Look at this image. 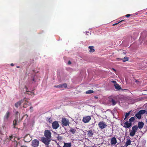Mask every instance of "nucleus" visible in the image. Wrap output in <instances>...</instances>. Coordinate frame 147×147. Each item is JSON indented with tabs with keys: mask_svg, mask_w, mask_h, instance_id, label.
Returning <instances> with one entry per match:
<instances>
[{
	"mask_svg": "<svg viewBox=\"0 0 147 147\" xmlns=\"http://www.w3.org/2000/svg\"><path fill=\"white\" fill-rule=\"evenodd\" d=\"M146 122H147V121H146Z\"/></svg>",
	"mask_w": 147,
	"mask_h": 147,
	"instance_id": "51",
	"label": "nucleus"
},
{
	"mask_svg": "<svg viewBox=\"0 0 147 147\" xmlns=\"http://www.w3.org/2000/svg\"><path fill=\"white\" fill-rule=\"evenodd\" d=\"M113 70H114L115 71H115V69H114V68H113Z\"/></svg>",
	"mask_w": 147,
	"mask_h": 147,
	"instance_id": "44",
	"label": "nucleus"
},
{
	"mask_svg": "<svg viewBox=\"0 0 147 147\" xmlns=\"http://www.w3.org/2000/svg\"><path fill=\"white\" fill-rule=\"evenodd\" d=\"M135 82L136 83L138 84H140L141 83V82L140 81L138 80H135Z\"/></svg>",
	"mask_w": 147,
	"mask_h": 147,
	"instance_id": "35",
	"label": "nucleus"
},
{
	"mask_svg": "<svg viewBox=\"0 0 147 147\" xmlns=\"http://www.w3.org/2000/svg\"><path fill=\"white\" fill-rule=\"evenodd\" d=\"M61 84L62 86V88H66L67 86V85L66 83H64Z\"/></svg>",
	"mask_w": 147,
	"mask_h": 147,
	"instance_id": "32",
	"label": "nucleus"
},
{
	"mask_svg": "<svg viewBox=\"0 0 147 147\" xmlns=\"http://www.w3.org/2000/svg\"><path fill=\"white\" fill-rule=\"evenodd\" d=\"M111 102L112 103V105H116L117 103V102L113 99H112L111 100Z\"/></svg>",
	"mask_w": 147,
	"mask_h": 147,
	"instance_id": "28",
	"label": "nucleus"
},
{
	"mask_svg": "<svg viewBox=\"0 0 147 147\" xmlns=\"http://www.w3.org/2000/svg\"><path fill=\"white\" fill-rule=\"evenodd\" d=\"M18 111H17V112H16V114H18Z\"/></svg>",
	"mask_w": 147,
	"mask_h": 147,
	"instance_id": "47",
	"label": "nucleus"
},
{
	"mask_svg": "<svg viewBox=\"0 0 147 147\" xmlns=\"http://www.w3.org/2000/svg\"><path fill=\"white\" fill-rule=\"evenodd\" d=\"M51 118H49V121L50 122H51Z\"/></svg>",
	"mask_w": 147,
	"mask_h": 147,
	"instance_id": "40",
	"label": "nucleus"
},
{
	"mask_svg": "<svg viewBox=\"0 0 147 147\" xmlns=\"http://www.w3.org/2000/svg\"><path fill=\"white\" fill-rule=\"evenodd\" d=\"M36 81L35 80L34 77L32 78V79L30 80V82H32V83H33L35 82Z\"/></svg>",
	"mask_w": 147,
	"mask_h": 147,
	"instance_id": "29",
	"label": "nucleus"
},
{
	"mask_svg": "<svg viewBox=\"0 0 147 147\" xmlns=\"http://www.w3.org/2000/svg\"><path fill=\"white\" fill-rule=\"evenodd\" d=\"M139 112L142 115L144 114L146 112V111L144 110H142L139 111Z\"/></svg>",
	"mask_w": 147,
	"mask_h": 147,
	"instance_id": "25",
	"label": "nucleus"
},
{
	"mask_svg": "<svg viewBox=\"0 0 147 147\" xmlns=\"http://www.w3.org/2000/svg\"><path fill=\"white\" fill-rule=\"evenodd\" d=\"M131 144V141L130 139H127L126 141L125 144V146H128L129 145H130Z\"/></svg>",
	"mask_w": 147,
	"mask_h": 147,
	"instance_id": "22",
	"label": "nucleus"
},
{
	"mask_svg": "<svg viewBox=\"0 0 147 147\" xmlns=\"http://www.w3.org/2000/svg\"><path fill=\"white\" fill-rule=\"evenodd\" d=\"M138 130V129L137 127V125H135L134 126L132 127V129L130 133V135L132 137L134 136Z\"/></svg>",
	"mask_w": 147,
	"mask_h": 147,
	"instance_id": "2",
	"label": "nucleus"
},
{
	"mask_svg": "<svg viewBox=\"0 0 147 147\" xmlns=\"http://www.w3.org/2000/svg\"><path fill=\"white\" fill-rule=\"evenodd\" d=\"M135 120V118L134 117H132L129 119V122L131 123L134 122Z\"/></svg>",
	"mask_w": 147,
	"mask_h": 147,
	"instance_id": "23",
	"label": "nucleus"
},
{
	"mask_svg": "<svg viewBox=\"0 0 147 147\" xmlns=\"http://www.w3.org/2000/svg\"><path fill=\"white\" fill-rule=\"evenodd\" d=\"M144 125V124L143 122L142 121L139 122L138 123V125L137 126L138 128L142 129Z\"/></svg>",
	"mask_w": 147,
	"mask_h": 147,
	"instance_id": "14",
	"label": "nucleus"
},
{
	"mask_svg": "<svg viewBox=\"0 0 147 147\" xmlns=\"http://www.w3.org/2000/svg\"><path fill=\"white\" fill-rule=\"evenodd\" d=\"M124 147V146H123V147Z\"/></svg>",
	"mask_w": 147,
	"mask_h": 147,
	"instance_id": "50",
	"label": "nucleus"
},
{
	"mask_svg": "<svg viewBox=\"0 0 147 147\" xmlns=\"http://www.w3.org/2000/svg\"><path fill=\"white\" fill-rule=\"evenodd\" d=\"M71 143H64L63 147H71Z\"/></svg>",
	"mask_w": 147,
	"mask_h": 147,
	"instance_id": "19",
	"label": "nucleus"
},
{
	"mask_svg": "<svg viewBox=\"0 0 147 147\" xmlns=\"http://www.w3.org/2000/svg\"><path fill=\"white\" fill-rule=\"evenodd\" d=\"M146 114H147V111H146Z\"/></svg>",
	"mask_w": 147,
	"mask_h": 147,
	"instance_id": "48",
	"label": "nucleus"
},
{
	"mask_svg": "<svg viewBox=\"0 0 147 147\" xmlns=\"http://www.w3.org/2000/svg\"><path fill=\"white\" fill-rule=\"evenodd\" d=\"M111 82L114 84H117L116 82L115 81L113 80L112 81H111Z\"/></svg>",
	"mask_w": 147,
	"mask_h": 147,
	"instance_id": "37",
	"label": "nucleus"
},
{
	"mask_svg": "<svg viewBox=\"0 0 147 147\" xmlns=\"http://www.w3.org/2000/svg\"><path fill=\"white\" fill-rule=\"evenodd\" d=\"M125 21V20H121V21H120L119 22H118L117 23H115V24H113V26L116 25H117L120 22H122L124 21Z\"/></svg>",
	"mask_w": 147,
	"mask_h": 147,
	"instance_id": "33",
	"label": "nucleus"
},
{
	"mask_svg": "<svg viewBox=\"0 0 147 147\" xmlns=\"http://www.w3.org/2000/svg\"><path fill=\"white\" fill-rule=\"evenodd\" d=\"M135 116L138 119H140L141 118L142 115L139 112L135 115Z\"/></svg>",
	"mask_w": 147,
	"mask_h": 147,
	"instance_id": "20",
	"label": "nucleus"
},
{
	"mask_svg": "<svg viewBox=\"0 0 147 147\" xmlns=\"http://www.w3.org/2000/svg\"><path fill=\"white\" fill-rule=\"evenodd\" d=\"M117 143L116 138L115 137L112 138L111 139V143L112 145L115 144Z\"/></svg>",
	"mask_w": 147,
	"mask_h": 147,
	"instance_id": "12",
	"label": "nucleus"
},
{
	"mask_svg": "<svg viewBox=\"0 0 147 147\" xmlns=\"http://www.w3.org/2000/svg\"><path fill=\"white\" fill-rule=\"evenodd\" d=\"M130 114V112H129L126 113V114H125V118H124V120L127 118L129 115Z\"/></svg>",
	"mask_w": 147,
	"mask_h": 147,
	"instance_id": "30",
	"label": "nucleus"
},
{
	"mask_svg": "<svg viewBox=\"0 0 147 147\" xmlns=\"http://www.w3.org/2000/svg\"><path fill=\"white\" fill-rule=\"evenodd\" d=\"M94 92V91L92 90H90L86 92V94H90Z\"/></svg>",
	"mask_w": 147,
	"mask_h": 147,
	"instance_id": "27",
	"label": "nucleus"
},
{
	"mask_svg": "<svg viewBox=\"0 0 147 147\" xmlns=\"http://www.w3.org/2000/svg\"><path fill=\"white\" fill-rule=\"evenodd\" d=\"M69 131L70 132H71L73 134H74L76 131V129L73 128H71L69 130Z\"/></svg>",
	"mask_w": 147,
	"mask_h": 147,
	"instance_id": "24",
	"label": "nucleus"
},
{
	"mask_svg": "<svg viewBox=\"0 0 147 147\" xmlns=\"http://www.w3.org/2000/svg\"><path fill=\"white\" fill-rule=\"evenodd\" d=\"M52 125V128L54 129H57L59 126L58 122L56 121L53 122Z\"/></svg>",
	"mask_w": 147,
	"mask_h": 147,
	"instance_id": "6",
	"label": "nucleus"
},
{
	"mask_svg": "<svg viewBox=\"0 0 147 147\" xmlns=\"http://www.w3.org/2000/svg\"><path fill=\"white\" fill-rule=\"evenodd\" d=\"M94 98H96V99H97L98 98V97H97V96H95L94 97Z\"/></svg>",
	"mask_w": 147,
	"mask_h": 147,
	"instance_id": "43",
	"label": "nucleus"
},
{
	"mask_svg": "<svg viewBox=\"0 0 147 147\" xmlns=\"http://www.w3.org/2000/svg\"><path fill=\"white\" fill-rule=\"evenodd\" d=\"M24 141L26 142H29L31 140V138L28 134L26 135L24 138Z\"/></svg>",
	"mask_w": 147,
	"mask_h": 147,
	"instance_id": "10",
	"label": "nucleus"
},
{
	"mask_svg": "<svg viewBox=\"0 0 147 147\" xmlns=\"http://www.w3.org/2000/svg\"><path fill=\"white\" fill-rule=\"evenodd\" d=\"M88 49H90V50H89V52L90 53H93L95 51L94 49V47L93 46H90L88 47Z\"/></svg>",
	"mask_w": 147,
	"mask_h": 147,
	"instance_id": "17",
	"label": "nucleus"
},
{
	"mask_svg": "<svg viewBox=\"0 0 147 147\" xmlns=\"http://www.w3.org/2000/svg\"><path fill=\"white\" fill-rule=\"evenodd\" d=\"M14 65L12 63L11 64V66H14Z\"/></svg>",
	"mask_w": 147,
	"mask_h": 147,
	"instance_id": "42",
	"label": "nucleus"
},
{
	"mask_svg": "<svg viewBox=\"0 0 147 147\" xmlns=\"http://www.w3.org/2000/svg\"><path fill=\"white\" fill-rule=\"evenodd\" d=\"M32 109V107H30V109L31 110Z\"/></svg>",
	"mask_w": 147,
	"mask_h": 147,
	"instance_id": "41",
	"label": "nucleus"
},
{
	"mask_svg": "<svg viewBox=\"0 0 147 147\" xmlns=\"http://www.w3.org/2000/svg\"><path fill=\"white\" fill-rule=\"evenodd\" d=\"M13 128H16V127H15V126H13Z\"/></svg>",
	"mask_w": 147,
	"mask_h": 147,
	"instance_id": "46",
	"label": "nucleus"
},
{
	"mask_svg": "<svg viewBox=\"0 0 147 147\" xmlns=\"http://www.w3.org/2000/svg\"><path fill=\"white\" fill-rule=\"evenodd\" d=\"M114 86L115 88L117 90H119L121 89V87L118 84H114Z\"/></svg>",
	"mask_w": 147,
	"mask_h": 147,
	"instance_id": "18",
	"label": "nucleus"
},
{
	"mask_svg": "<svg viewBox=\"0 0 147 147\" xmlns=\"http://www.w3.org/2000/svg\"><path fill=\"white\" fill-rule=\"evenodd\" d=\"M132 15H131V14H127V15H126L125 16L126 17H127V18H128V17H129L130 16H131Z\"/></svg>",
	"mask_w": 147,
	"mask_h": 147,
	"instance_id": "36",
	"label": "nucleus"
},
{
	"mask_svg": "<svg viewBox=\"0 0 147 147\" xmlns=\"http://www.w3.org/2000/svg\"><path fill=\"white\" fill-rule=\"evenodd\" d=\"M33 71L34 72V71L33 70Z\"/></svg>",
	"mask_w": 147,
	"mask_h": 147,
	"instance_id": "49",
	"label": "nucleus"
},
{
	"mask_svg": "<svg viewBox=\"0 0 147 147\" xmlns=\"http://www.w3.org/2000/svg\"><path fill=\"white\" fill-rule=\"evenodd\" d=\"M61 123L64 126L69 125V120L65 118H62Z\"/></svg>",
	"mask_w": 147,
	"mask_h": 147,
	"instance_id": "3",
	"label": "nucleus"
},
{
	"mask_svg": "<svg viewBox=\"0 0 147 147\" xmlns=\"http://www.w3.org/2000/svg\"><path fill=\"white\" fill-rule=\"evenodd\" d=\"M132 123H129L128 121H126L124 123V125L123 126V127L125 128H129L132 125Z\"/></svg>",
	"mask_w": 147,
	"mask_h": 147,
	"instance_id": "9",
	"label": "nucleus"
},
{
	"mask_svg": "<svg viewBox=\"0 0 147 147\" xmlns=\"http://www.w3.org/2000/svg\"><path fill=\"white\" fill-rule=\"evenodd\" d=\"M24 100H21L19 101L18 102L16 103L15 104V107L16 108H18V107L20 106L21 104L24 102Z\"/></svg>",
	"mask_w": 147,
	"mask_h": 147,
	"instance_id": "13",
	"label": "nucleus"
},
{
	"mask_svg": "<svg viewBox=\"0 0 147 147\" xmlns=\"http://www.w3.org/2000/svg\"><path fill=\"white\" fill-rule=\"evenodd\" d=\"M91 119L90 116H87L83 117L82 121L84 123H86L88 122Z\"/></svg>",
	"mask_w": 147,
	"mask_h": 147,
	"instance_id": "7",
	"label": "nucleus"
},
{
	"mask_svg": "<svg viewBox=\"0 0 147 147\" xmlns=\"http://www.w3.org/2000/svg\"><path fill=\"white\" fill-rule=\"evenodd\" d=\"M117 59L122 60H123V61L124 62L126 61H128L129 60V58L127 57H125L123 59H119L117 58Z\"/></svg>",
	"mask_w": 147,
	"mask_h": 147,
	"instance_id": "16",
	"label": "nucleus"
},
{
	"mask_svg": "<svg viewBox=\"0 0 147 147\" xmlns=\"http://www.w3.org/2000/svg\"><path fill=\"white\" fill-rule=\"evenodd\" d=\"M17 67L18 68H19L20 67V66H17Z\"/></svg>",
	"mask_w": 147,
	"mask_h": 147,
	"instance_id": "45",
	"label": "nucleus"
},
{
	"mask_svg": "<svg viewBox=\"0 0 147 147\" xmlns=\"http://www.w3.org/2000/svg\"><path fill=\"white\" fill-rule=\"evenodd\" d=\"M10 112L9 111H7L3 117V120L4 122H7L8 121V119L10 116Z\"/></svg>",
	"mask_w": 147,
	"mask_h": 147,
	"instance_id": "5",
	"label": "nucleus"
},
{
	"mask_svg": "<svg viewBox=\"0 0 147 147\" xmlns=\"http://www.w3.org/2000/svg\"><path fill=\"white\" fill-rule=\"evenodd\" d=\"M45 137L41 138V141L45 145H48L50 142V138L51 137V133L50 131L48 130H46L44 132Z\"/></svg>",
	"mask_w": 147,
	"mask_h": 147,
	"instance_id": "1",
	"label": "nucleus"
},
{
	"mask_svg": "<svg viewBox=\"0 0 147 147\" xmlns=\"http://www.w3.org/2000/svg\"><path fill=\"white\" fill-rule=\"evenodd\" d=\"M18 121V119H14L13 121V124L14 126H16L17 125V122Z\"/></svg>",
	"mask_w": 147,
	"mask_h": 147,
	"instance_id": "26",
	"label": "nucleus"
},
{
	"mask_svg": "<svg viewBox=\"0 0 147 147\" xmlns=\"http://www.w3.org/2000/svg\"><path fill=\"white\" fill-rule=\"evenodd\" d=\"M54 87H56V88H62V85H61V84H59V85H57V86H54Z\"/></svg>",
	"mask_w": 147,
	"mask_h": 147,
	"instance_id": "31",
	"label": "nucleus"
},
{
	"mask_svg": "<svg viewBox=\"0 0 147 147\" xmlns=\"http://www.w3.org/2000/svg\"><path fill=\"white\" fill-rule=\"evenodd\" d=\"M25 90H26V92H29L28 90V88L26 86H25Z\"/></svg>",
	"mask_w": 147,
	"mask_h": 147,
	"instance_id": "34",
	"label": "nucleus"
},
{
	"mask_svg": "<svg viewBox=\"0 0 147 147\" xmlns=\"http://www.w3.org/2000/svg\"><path fill=\"white\" fill-rule=\"evenodd\" d=\"M123 54L124 55H125L126 53V51H125L124 50H123Z\"/></svg>",
	"mask_w": 147,
	"mask_h": 147,
	"instance_id": "38",
	"label": "nucleus"
},
{
	"mask_svg": "<svg viewBox=\"0 0 147 147\" xmlns=\"http://www.w3.org/2000/svg\"><path fill=\"white\" fill-rule=\"evenodd\" d=\"M71 63V62L70 61H69L68 62V64H70Z\"/></svg>",
	"mask_w": 147,
	"mask_h": 147,
	"instance_id": "39",
	"label": "nucleus"
},
{
	"mask_svg": "<svg viewBox=\"0 0 147 147\" xmlns=\"http://www.w3.org/2000/svg\"><path fill=\"white\" fill-rule=\"evenodd\" d=\"M32 145L33 147H37L38 146L39 144V142L37 139H34L32 140Z\"/></svg>",
	"mask_w": 147,
	"mask_h": 147,
	"instance_id": "4",
	"label": "nucleus"
},
{
	"mask_svg": "<svg viewBox=\"0 0 147 147\" xmlns=\"http://www.w3.org/2000/svg\"><path fill=\"white\" fill-rule=\"evenodd\" d=\"M10 140L12 141H16L15 138L16 137L14 136L11 135L9 137Z\"/></svg>",
	"mask_w": 147,
	"mask_h": 147,
	"instance_id": "21",
	"label": "nucleus"
},
{
	"mask_svg": "<svg viewBox=\"0 0 147 147\" xmlns=\"http://www.w3.org/2000/svg\"><path fill=\"white\" fill-rule=\"evenodd\" d=\"M23 103H24V104L23 107L24 108H26L31 105V104L30 102L26 101V100H24Z\"/></svg>",
	"mask_w": 147,
	"mask_h": 147,
	"instance_id": "11",
	"label": "nucleus"
},
{
	"mask_svg": "<svg viewBox=\"0 0 147 147\" xmlns=\"http://www.w3.org/2000/svg\"><path fill=\"white\" fill-rule=\"evenodd\" d=\"M93 134V133L91 130H89L88 131L87 135L89 137H92Z\"/></svg>",
	"mask_w": 147,
	"mask_h": 147,
	"instance_id": "15",
	"label": "nucleus"
},
{
	"mask_svg": "<svg viewBox=\"0 0 147 147\" xmlns=\"http://www.w3.org/2000/svg\"><path fill=\"white\" fill-rule=\"evenodd\" d=\"M98 125L100 128L103 129L106 127L107 125L103 121H101L98 123Z\"/></svg>",
	"mask_w": 147,
	"mask_h": 147,
	"instance_id": "8",
	"label": "nucleus"
}]
</instances>
